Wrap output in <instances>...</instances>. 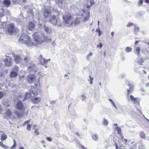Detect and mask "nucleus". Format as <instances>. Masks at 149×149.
<instances>
[{"label":"nucleus","mask_w":149,"mask_h":149,"mask_svg":"<svg viewBox=\"0 0 149 149\" xmlns=\"http://www.w3.org/2000/svg\"><path fill=\"white\" fill-rule=\"evenodd\" d=\"M32 36L34 40L31 42L30 38L29 36L26 34H22L19 39V41L22 44L24 43L29 46H36L37 45V33L35 32Z\"/></svg>","instance_id":"obj_1"},{"label":"nucleus","mask_w":149,"mask_h":149,"mask_svg":"<svg viewBox=\"0 0 149 149\" xmlns=\"http://www.w3.org/2000/svg\"><path fill=\"white\" fill-rule=\"evenodd\" d=\"M63 21V24L67 25L70 23L71 26H74L75 25L79 23L80 21L82 20V18L81 17H76L72 22V18L70 14L67 13L62 17Z\"/></svg>","instance_id":"obj_2"},{"label":"nucleus","mask_w":149,"mask_h":149,"mask_svg":"<svg viewBox=\"0 0 149 149\" xmlns=\"http://www.w3.org/2000/svg\"><path fill=\"white\" fill-rule=\"evenodd\" d=\"M59 12L57 10L53 14H52L47 19L50 23L54 25L60 26L62 25V23L59 19Z\"/></svg>","instance_id":"obj_3"},{"label":"nucleus","mask_w":149,"mask_h":149,"mask_svg":"<svg viewBox=\"0 0 149 149\" xmlns=\"http://www.w3.org/2000/svg\"><path fill=\"white\" fill-rule=\"evenodd\" d=\"M50 60V58L48 60L45 59L41 55H40L39 56V64L44 66L46 68L48 67L47 64L48 63V62Z\"/></svg>","instance_id":"obj_4"},{"label":"nucleus","mask_w":149,"mask_h":149,"mask_svg":"<svg viewBox=\"0 0 149 149\" xmlns=\"http://www.w3.org/2000/svg\"><path fill=\"white\" fill-rule=\"evenodd\" d=\"M15 27L14 26V24H11L7 26L6 28V33L7 34L12 35L15 31Z\"/></svg>","instance_id":"obj_5"},{"label":"nucleus","mask_w":149,"mask_h":149,"mask_svg":"<svg viewBox=\"0 0 149 149\" xmlns=\"http://www.w3.org/2000/svg\"><path fill=\"white\" fill-rule=\"evenodd\" d=\"M15 108L19 111L22 112L24 111L26 109L25 107L20 101H18L16 104Z\"/></svg>","instance_id":"obj_6"},{"label":"nucleus","mask_w":149,"mask_h":149,"mask_svg":"<svg viewBox=\"0 0 149 149\" xmlns=\"http://www.w3.org/2000/svg\"><path fill=\"white\" fill-rule=\"evenodd\" d=\"M50 7H46L45 8V11L44 13V16L46 19H47L52 14L50 12Z\"/></svg>","instance_id":"obj_7"},{"label":"nucleus","mask_w":149,"mask_h":149,"mask_svg":"<svg viewBox=\"0 0 149 149\" xmlns=\"http://www.w3.org/2000/svg\"><path fill=\"white\" fill-rule=\"evenodd\" d=\"M4 62V65L6 67H9L12 66L13 61L12 59L9 58H5L3 60Z\"/></svg>","instance_id":"obj_8"},{"label":"nucleus","mask_w":149,"mask_h":149,"mask_svg":"<svg viewBox=\"0 0 149 149\" xmlns=\"http://www.w3.org/2000/svg\"><path fill=\"white\" fill-rule=\"evenodd\" d=\"M35 79L34 74H31L27 76L26 80L28 83L31 84L34 81Z\"/></svg>","instance_id":"obj_9"},{"label":"nucleus","mask_w":149,"mask_h":149,"mask_svg":"<svg viewBox=\"0 0 149 149\" xmlns=\"http://www.w3.org/2000/svg\"><path fill=\"white\" fill-rule=\"evenodd\" d=\"M131 101L135 104H138L139 102V100L138 98L135 97L133 95L130 96Z\"/></svg>","instance_id":"obj_10"},{"label":"nucleus","mask_w":149,"mask_h":149,"mask_svg":"<svg viewBox=\"0 0 149 149\" xmlns=\"http://www.w3.org/2000/svg\"><path fill=\"white\" fill-rule=\"evenodd\" d=\"M36 66L33 63H31L29 65L28 70L29 72H33L35 71Z\"/></svg>","instance_id":"obj_11"},{"label":"nucleus","mask_w":149,"mask_h":149,"mask_svg":"<svg viewBox=\"0 0 149 149\" xmlns=\"http://www.w3.org/2000/svg\"><path fill=\"white\" fill-rule=\"evenodd\" d=\"M22 60V58L19 55L16 56L15 57L14 61L15 63L17 64L20 62Z\"/></svg>","instance_id":"obj_12"},{"label":"nucleus","mask_w":149,"mask_h":149,"mask_svg":"<svg viewBox=\"0 0 149 149\" xmlns=\"http://www.w3.org/2000/svg\"><path fill=\"white\" fill-rule=\"evenodd\" d=\"M6 114L7 117H10L12 115V112L9 109H8L6 111Z\"/></svg>","instance_id":"obj_13"},{"label":"nucleus","mask_w":149,"mask_h":149,"mask_svg":"<svg viewBox=\"0 0 149 149\" xmlns=\"http://www.w3.org/2000/svg\"><path fill=\"white\" fill-rule=\"evenodd\" d=\"M134 49L135 50V53H137V54L139 55L140 54V48L139 47L136 46H134Z\"/></svg>","instance_id":"obj_14"},{"label":"nucleus","mask_w":149,"mask_h":149,"mask_svg":"<svg viewBox=\"0 0 149 149\" xmlns=\"http://www.w3.org/2000/svg\"><path fill=\"white\" fill-rule=\"evenodd\" d=\"M17 75V73L11 71L10 74V77L12 78H15Z\"/></svg>","instance_id":"obj_15"},{"label":"nucleus","mask_w":149,"mask_h":149,"mask_svg":"<svg viewBox=\"0 0 149 149\" xmlns=\"http://www.w3.org/2000/svg\"><path fill=\"white\" fill-rule=\"evenodd\" d=\"M44 40V36L42 35L40 37H38V44H41Z\"/></svg>","instance_id":"obj_16"},{"label":"nucleus","mask_w":149,"mask_h":149,"mask_svg":"<svg viewBox=\"0 0 149 149\" xmlns=\"http://www.w3.org/2000/svg\"><path fill=\"white\" fill-rule=\"evenodd\" d=\"M34 27V24L32 22H30L28 25V28L29 30L32 31Z\"/></svg>","instance_id":"obj_17"},{"label":"nucleus","mask_w":149,"mask_h":149,"mask_svg":"<svg viewBox=\"0 0 149 149\" xmlns=\"http://www.w3.org/2000/svg\"><path fill=\"white\" fill-rule=\"evenodd\" d=\"M11 2L10 0H4L3 1V4L6 6H8L10 3Z\"/></svg>","instance_id":"obj_18"},{"label":"nucleus","mask_w":149,"mask_h":149,"mask_svg":"<svg viewBox=\"0 0 149 149\" xmlns=\"http://www.w3.org/2000/svg\"><path fill=\"white\" fill-rule=\"evenodd\" d=\"M128 86L129 87L130 89L127 90L128 92L127 94L129 93L131 91L133 90V85L130 84H128Z\"/></svg>","instance_id":"obj_19"},{"label":"nucleus","mask_w":149,"mask_h":149,"mask_svg":"<svg viewBox=\"0 0 149 149\" xmlns=\"http://www.w3.org/2000/svg\"><path fill=\"white\" fill-rule=\"evenodd\" d=\"M44 26L45 30L47 33H49L51 32V30L49 27L46 26Z\"/></svg>","instance_id":"obj_20"},{"label":"nucleus","mask_w":149,"mask_h":149,"mask_svg":"<svg viewBox=\"0 0 149 149\" xmlns=\"http://www.w3.org/2000/svg\"><path fill=\"white\" fill-rule=\"evenodd\" d=\"M92 138L95 141H97L98 139V134H94L92 135Z\"/></svg>","instance_id":"obj_21"},{"label":"nucleus","mask_w":149,"mask_h":149,"mask_svg":"<svg viewBox=\"0 0 149 149\" xmlns=\"http://www.w3.org/2000/svg\"><path fill=\"white\" fill-rule=\"evenodd\" d=\"M19 67L15 65L12 68L11 71L17 73Z\"/></svg>","instance_id":"obj_22"},{"label":"nucleus","mask_w":149,"mask_h":149,"mask_svg":"<svg viewBox=\"0 0 149 149\" xmlns=\"http://www.w3.org/2000/svg\"><path fill=\"white\" fill-rule=\"evenodd\" d=\"M115 129L117 130L118 133V134L121 136V128L118 126H116L115 127Z\"/></svg>","instance_id":"obj_23"},{"label":"nucleus","mask_w":149,"mask_h":149,"mask_svg":"<svg viewBox=\"0 0 149 149\" xmlns=\"http://www.w3.org/2000/svg\"><path fill=\"white\" fill-rule=\"evenodd\" d=\"M15 114L17 116V117L21 118L22 116L21 114L19 113L17 110H15L14 111Z\"/></svg>","instance_id":"obj_24"},{"label":"nucleus","mask_w":149,"mask_h":149,"mask_svg":"<svg viewBox=\"0 0 149 149\" xmlns=\"http://www.w3.org/2000/svg\"><path fill=\"white\" fill-rule=\"evenodd\" d=\"M134 32L136 34L139 31V28L136 25L134 26Z\"/></svg>","instance_id":"obj_25"},{"label":"nucleus","mask_w":149,"mask_h":149,"mask_svg":"<svg viewBox=\"0 0 149 149\" xmlns=\"http://www.w3.org/2000/svg\"><path fill=\"white\" fill-rule=\"evenodd\" d=\"M7 137V135L4 134H3L1 135V141H3L5 140Z\"/></svg>","instance_id":"obj_26"},{"label":"nucleus","mask_w":149,"mask_h":149,"mask_svg":"<svg viewBox=\"0 0 149 149\" xmlns=\"http://www.w3.org/2000/svg\"><path fill=\"white\" fill-rule=\"evenodd\" d=\"M121 139L122 140V142L125 144H127V139H125L123 136H121Z\"/></svg>","instance_id":"obj_27"},{"label":"nucleus","mask_w":149,"mask_h":149,"mask_svg":"<svg viewBox=\"0 0 149 149\" xmlns=\"http://www.w3.org/2000/svg\"><path fill=\"white\" fill-rule=\"evenodd\" d=\"M4 12L5 11L2 8L0 10V17H2L3 16Z\"/></svg>","instance_id":"obj_28"},{"label":"nucleus","mask_w":149,"mask_h":149,"mask_svg":"<svg viewBox=\"0 0 149 149\" xmlns=\"http://www.w3.org/2000/svg\"><path fill=\"white\" fill-rule=\"evenodd\" d=\"M132 50V48L128 47H127L125 49V51L127 53L131 52Z\"/></svg>","instance_id":"obj_29"},{"label":"nucleus","mask_w":149,"mask_h":149,"mask_svg":"<svg viewBox=\"0 0 149 149\" xmlns=\"http://www.w3.org/2000/svg\"><path fill=\"white\" fill-rule=\"evenodd\" d=\"M0 146L5 149H7L8 147V146L3 144L2 142L1 141L0 142Z\"/></svg>","instance_id":"obj_30"},{"label":"nucleus","mask_w":149,"mask_h":149,"mask_svg":"<svg viewBox=\"0 0 149 149\" xmlns=\"http://www.w3.org/2000/svg\"><path fill=\"white\" fill-rule=\"evenodd\" d=\"M89 79H88V81H89V83H90V84H91L92 85V84H93V78L90 75L89 76Z\"/></svg>","instance_id":"obj_31"},{"label":"nucleus","mask_w":149,"mask_h":149,"mask_svg":"<svg viewBox=\"0 0 149 149\" xmlns=\"http://www.w3.org/2000/svg\"><path fill=\"white\" fill-rule=\"evenodd\" d=\"M44 40H45V41L47 43H49L51 42V39L47 37H44Z\"/></svg>","instance_id":"obj_32"},{"label":"nucleus","mask_w":149,"mask_h":149,"mask_svg":"<svg viewBox=\"0 0 149 149\" xmlns=\"http://www.w3.org/2000/svg\"><path fill=\"white\" fill-rule=\"evenodd\" d=\"M140 136L141 138H145V134L144 132L142 131L140 133Z\"/></svg>","instance_id":"obj_33"},{"label":"nucleus","mask_w":149,"mask_h":149,"mask_svg":"<svg viewBox=\"0 0 149 149\" xmlns=\"http://www.w3.org/2000/svg\"><path fill=\"white\" fill-rule=\"evenodd\" d=\"M108 124V122L107 120L105 119L104 118L103 119V124L104 125H107Z\"/></svg>","instance_id":"obj_34"},{"label":"nucleus","mask_w":149,"mask_h":149,"mask_svg":"<svg viewBox=\"0 0 149 149\" xmlns=\"http://www.w3.org/2000/svg\"><path fill=\"white\" fill-rule=\"evenodd\" d=\"M58 4V5L60 6H62L63 5V0H58V2H57Z\"/></svg>","instance_id":"obj_35"},{"label":"nucleus","mask_w":149,"mask_h":149,"mask_svg":"<svg viewBox=\"0 0 149 149\" xmlns=\"http://www.w3.org/2000/svg\"><path fill=\"white\" fill-rule=\"evenodd\" d=\"M29 95V93H26L25 94V97L23 99V100L24 101L25 100H26L28 99L27 98L28 96Z\"/></svg>","instance_id":"obj_36"},{"label":"nucleus","mask_w":149,"mask_h":149,"mask_svg":"<svg viewBox=\"0 0 149 149\" xmlns=\"http://www.w3.org/2000/svg\"><path fill=\"white\" fill-rule=\"evenodd\" d=\"M109 100L110 101L111 104H112V105H113V107H114L116 109H117V107H116V106L115 105V104L114 102H113V101L111 99H109Z\"/></svg>","instance_id":"obj_37"},{"label":"nucleus","mask_w":149,"mask_h":149,"mask_svg":"<svg viewBox=\"0 0 149 149\" xmlns=\"http://www.w3.org/2000/svg\"><path fill=\"white\" fill-rule=\"evenodd\" d=\"M93 55V53L92 52H90L89 54L86 57V59L87 60H89L90 59V57L92 56Z\"/></svg>","instance_id":"obj_38"},{"label":"nucleus","mask_w":149,"mask_h":149,"mask_svg":"<svg viewBox=\"0 0 149 149\" xmlns=\"http://www.w3.org/2000/svg\"><path fill=\"white\" fill-rule=\"evenodd\" d=\"M4 93L3 92L0 91V99H1L3 97Z\"/></svg>","instance_id":"obj_39"},{"label":"nucleus","mask_w":149,"mask_h":149,"mask_svg":"<svg viewBox=\"0 0 149 149\" xmlns=\"http://www.w3.org/2000/svg\"><path fill=\"white\" fill-rule=\"evenodd\" d=\"M43 77L44 76L43 74H39V81H40L43 78Z\"/></svg>","instance_id":"obj_40"},{"label":"nucleus","mask_w":149,"mask_h":149,"mask_svg":"<svg viewBox=\"0 0 149 149\" xmlns=\"http://www.w3.org/2000/svg\"><path fill=\"white\" fill-rule=\"evenodd\" d=\"M81 97H82V101H84L85 100L86 98V96L84 95H83L81 96Z\"/></svg>","instance_id":"obj_41"},{"label":"nucleus","mask_w":149,"mask_h":149,"mask_svg":"<svg viewBox=\"0 0 149 149\" xmlns=\"http://www.w3.org/2000/svg\"><path fill=\"white\" fill-rule=\"evenodd\" d=\"M31 126V125L30 124L28 125L27 126V127H26L27 130L28 131L30 130Z\"/></svg>","instance_id":"obj_42"},{"label":"nucleus","mask_w":149,"mask_h":149,"mask_svg":"<svg viewBox=\"0 0 149 149\" xmlns=\"http://www.w3.org/2000/svg\"><path fill=\"white\" fill-rule=\"evenodd\" d=\"M143 0H139V1L138 2V4L139 6H141L142 5L143 3Z\"/></svg>","instance_id":"obj_43"},{"label":"nucleus","mask_w":149,"mask_h":149,"mask_svg":"<svg viewBox=\"0 0 149 149\" xmlns=\"http://www.w3.org/2000/svg\"><path fill=\"white\" fill-rule=\"evenodd\" d=\"M134 25V24L133 23H128L127 25V26L128 27L133 26Z\"/></svg>","instance_id":"obj_44"},{"label":"nucleus","mask_w":149,"mask_h":149,"mask_svg":"<svg viewBox=\"0 0 149 149\" xmlns=\"http://www.w3.org/2000/svg\"><path fill=\"white\" fill-rule=\"evenodd\" d=\"M4 12H5V13H4V14L5 15H9L10 13V12L9 11L7 10H6Z\"/></svg>","instance_id":"obj_45"},{"label":"nucleus","mask_w":149,"mask_h":149,"mask_svg":"<svg viewBox=\"0 0 149 149\" xmlns=\"http://www.w3.org/2000/svg\"><path fill=\"white\" fill-rule=\"evenodd\" d=\"M78 146L79 147H81L82 149H87L84 146L78 143Z\"/></svg>","instance_id":"obj_46"},{"label":"nucleus","mask_w":149,"mask_h":149,"mask_svg":"<svg viewBox=\"0 0 149 149\" xmlns=\"http://www.w3.org/2000/svg\"><path fill=\"white\" fill-rule=\"evenodd\" d=\"M46 139L49 141H52V139L51 137H46Z\"/></svg>","instance_id":"obj_47"},{"label":"nucleus","mask_w":149,"mask_h":149,"mask_svg":"<svg viewBox=\"0 0 149 149\" xmlns=\"http://www.w3.org/2000/svg\"><path fill=\"white\" fill-rule=\"evenodd\" d=\"M102 44L101 43H100L99 45H97V47L99 48L100 49H101L102 47Z\"/></svg>","instance_id":"obj_48"},{"label":"nucleus","mask_w":149,"mask_h":149,"mask_svg":"<svg viewBox=\"0 0 149 149\" xmlns=\"http://www.w3.org/2000/svg\"><path fill=\"white\" fill-rule=\"evenodd\" d=\"M16 146V144L15 142L14 143L13 145L11 147V149H13L14 147H15Z\"/></svg>","instance_id":"obj_49"},{"label":"nucleus","mask_w":149,"mask_h":149,"mask_svg":"<svg viewBox=\"0 0 149 149\" xmlns=\"http://www.w3.org/2000/svg\"><path fill=\"white\" fill-rule=\"evenodd\" d=\"M28 60V58L27 57H25L24 59V61L25 62H27Z\"/></svg>","instance_id":"obj_50"},{"label":"nucleus","mask_w":149,"mask_h":149,"mask_svg":"<svg viewBox=\"0 0 149 149\" xmlns=\"http://www.w3.org/2000/svg\"><path fill=\"white\" fill-rule=\"evenodd\" d=\"M30 120H28L25 121L24 122V123H25V124H28V123H30Z\"/></svg>","instance_id":"obj_51"},{"label":"nucleus","mask_w":149,"mask_h":149,"mask_svg":"<svg viewBox=\"0 0 149 149\" xmlns=\"http://www.w3.org/2000/svg\"><path fill=\"white\" fill-rule=\"evenodd\" d=\"M114 34V32L113 31H112L111 32V36H112V37H113Z\"/></svg>","instance_id":"obj_52"},{"label":"nucleus","mask_w":149,"mask_h":149,"mask_svg":"<svg viewBox=\"0 0 149 149\" xmlns=\"http://www.w3.org/2000/svg\"><path fill=\"white\" fill-rule=\"evenodd\" d=\"M35 102H34L35 103H36V101L37 100V97H35Z\"/></svg>","instance_id":"obj_53"},{"label":"nucleus","mask_w":149,"mask_h":149,"mask_svg":"<svg viewBox=\"0 0 149 149\" xmlns=\"http://www.w3.org/2000/svg\"><path fill=\"white\" fill-rule=\"evenodd\" d=\"M139 42V41H135V45H136Z\"/></svg>","instance_id":"obj_54"},{"label":"nucleus","mask_w":149,"mask_h":149,"mask_svg":"<svg viewBox=\"0 0 149 149\" xmlns=\"http://www.w3.org/2000/svg\"><path fill=\"white\" fill-rule=\"evenodd\" d=\"M3 65V63L2 62H0V68Z\"/></svg>","instance_id":"obj_55"},{"label":"nucleus","mask_w":149,"mask_h":149,"mask_svg":"<svg viewBox=\"0 0 149 149\" xmlns=\"http://www.w3.org/2000/svg\"><path fill=\"white\" fill-rule=\"evenodd\" d=\"M145 1L147 3H149V0H145Z\"/></svg>","instance_id":"obj_56"},{"label":"nucleus","mask_w":149,"mask_h":149,"mask_svg":"<svg viewBox=\"0 0 149 149\" xmlns=\"http://www.w3.org/2000/svg\"><path fill=\"white\" fill-rule=\"evenodd\" d=\"M146 86L148 87H149V84L148 83H147V84L146 85Z\"/></svg>","instance_id":"obj_57"},{"label":"nucleus","mask_w":149,"mask_h":149,"mask_svg":"<svg viewBox=\"0 0 149 149\" xmlns=\"http://www.w3.org/2000/svg\"><path fill=\"white\" fill-rule=\"evenodd\" d=\"M38 91H39V92L40 93L41 92V90L40 89V88H39V90L38 89Z\"/></svg>","instance_id":"obj_58"},{"label":"nucleus","mask_w":149,"mask_h":149,"mask_svg":"<svg viewBox=\"0 0 149 149\" xmlns=\"http://www.w3.org/2000/svg\"><path fill=\"white\" fill-rule=\"evenodd\" d=\"M121 76H122V78H123V77L125 76V75L124 74H123L121 75Z\"/></svg>","instance_id":"obj_59"},{"label":"nucleus","mask_w":149,"mask_h":149,"mask_svg":"<svg viewBox=\"0 0 149 149\" xmlns=\"http://www.w3.org/2000/svg\"><path fill=\"white\" fill-rule=\"evenodd\" d=\"M19 149H24L23 147H20L19 148Z\"/></svg>","instance_id":"obj_60"},{"label":"nucleus","mask_w":149,"mask_h":149,"mask_svg":"<svg viewBox=\"0 0 149 149\" xmlns=\"http://www.w3.org/2000/svg\"><path fill=\"white\" fill-rule=\"evenodd\" d=\"M113 125L114 126H116V127L117 126V123H114Z\"/></svg>","instance_id":"obj_61"},{"label":"nucleus","mask_w":149,"mask_h":149,"mask_svg":"<svg viewBox=\"0 0 149 149\" xmlns=\"http://www.w3.org/2000/svg\"><path fill=\"white\" fill-rule=\"evenodd\" d=\"M41 142L42 143H44L45 141L44 140H42L41 141Z\"/></svg>","instance_id":"obj_62"},{"label":"nucleus","mask_w":149,"mask_h":149,"mask_svg":"<svg viewBox=\"0 0 149 149\" xmlns=\"http://www.w3.org/2000/svg\"><path fill=\"white\" fill-rule=\"evenodd\" d=\"M142 33L143 34H145V32L143 31H141Z\"/></svg>","instance_id":"obj_63"},{"label":"nucleus","mask_w":149,"mask_h":149,"mask_svg":"<svg viewBox=\"0 0 149 149\" xmlns=\"http://www.w3.org/2000/svg\"><path fill=\"white\" fill-rule=\"evenodd\" d=\"M97 31H98L99 32H100V30L99 29H97Z\"/></svg>","instance_id":"obj_64"}]
</instances>
